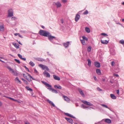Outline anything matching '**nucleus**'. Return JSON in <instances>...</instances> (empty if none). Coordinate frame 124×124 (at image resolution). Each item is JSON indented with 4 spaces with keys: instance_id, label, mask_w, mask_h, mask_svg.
Returning a JSON list of instances; mask_svg holds the SVG:
<instances>
[{
    "instance_id": "nucleus-1",
    "label": "nucleus",
    "mask_w": 124,
    "mask_h": 124,
    "mask_svg": "<svg viewBox=\"0 0 124 124\" xmlns=\"http://www.w3.org/2000/svg\"><path fill=\"white\" fill-rule=\"evenodd\" d=\"M39 33L41 35L47 37L50 41L53 44H57L56 42V41H58L57 38L54 36H52L49 32L41 30L39 31Z\"/></svg>"
},
{
    "instance_id": "nucleus-2",
    "label": "nucleus",
    "mask_w": 124,
    "mask_h": 124,
    "mask_svg": "<svg viewBox=\"0 0 124 124\" xmlns=\"http://www.w3.org/2000/svg\"><path fill=\"white\" fill-rule=\"evenodd\" d=\"M42 82L46 86V87L49 90H51L52 92L57 93H58L57 91L53 88H51V86L49 84L47 83L46 82L44 81H42Z\"/></svg>"
},
{
    "instance_id": "nucleus-3",
    "label": "nucleus",
    "mask_w": 124,
    "mask_h": 124,
    "mask_svg": "<svg viewBox=\"0 0 124 124\" xmlns=\"http://www.w3.org/2000/svg\"><path fill=\"white\" fill-rule=\"evenodd\" d=\"M29 75H30L27 73L23 74V77L30 82L31 81V80L30 78H29Z\"/></svg>"
},
{
    "instance_id": "nucleus-4",
    "label": "nucleus",
    "mask_w": 124,
    "mask_h": 124,
    "mask_svg": "<svg viewBox=\"0 0 124 124\" xmlns=\"http://www.w3.org/2000/svg\"><path fill=\"white\" fill-rule=\"evenodd\" d=\"M13 10L10 9L8 11V16L9 17H11L13 16Z\"/></svg>"
},
{
    "instance_id": "nucleus-5",
    "label": "nucleus",
    "mask_w": 124,
    "mask_h": 124,
    "mask_svg": "<svg viewBox=\"0 0 124 124\" xmlns=\"http://www.w3.org/2000/svg\"><path fill=\"white\" fill-rule=\"evenodd\" d=\"M53 4L54 5H56L57 8L60 7L62 6L61 3L59 2H53Z\"/></svg>"
},
{
    "instance_id": "nucleus-6",
    "label": "nucleus",
    "mask_w": 124,
    "mask_h": 124,
    "mask_svg": "<svg viewBox=\"0 0 124 124\" xmlns=\"http://www.w3.org/2000/svg\"><path fill=\"white\" fill-rule=\"evenodd\" d=\"M39 67L42 68L43 70L46 69V70L47 71H48L49 70V69L46 66L43 65L42 64H39Z\"/></svg>"
},
{
    "instance_id": "nucleus-7",
    "label": "nucleus",
    "mask_w": 124,
    "mask_h": 124,
    "mask_svg": "<svg viewBox=\"0 0 124 124\" xmlns=\"http://www.w3.org/2000/svg\"><path fill=\"white\" fill-rule=\"evenodd\" d=\"M82 102L83 103L86 105L90 106H92L93 105V104H92L86 101L83 100L82 101Z\"/></svg>"
},
{
    "instance_id": "nucleus-8",
    "label": "nucleus",
    "mask_w": 124,
    "mask_h": 124,
    "mask_svg": "<svg viewBox=\"0 0 124 124\" xmlns=\"http://www.w3.org/2000/svg\"><path fill=\"white\" fill-rule=\"evenodd\" d=\"M78 90L80 94L83 97H84L85 96L84 93L82 89L80 88H78Z\"/></svg>"
},
{
    "instance_id": "nucleus-9",
    "label": "nucleus",
    "mask_w": 124,
    "mask_h": 124,
    "mask_svg": "<svg viewBox=\"0 0 124 124\" xmlns=\"http://www.w3.org/2000/svg\"><path fill=\"white\" fill-rule=\"evenodd\" d=\"M103 120H104L105 122L108 124H110L111 123V120L107 118L106 119H103Z\"/></svg>"
},
{
    "instance_id": "nucleus-10",
    "label": "nucleus",
    "mask_w": 124,
    "mask_h": 124,
    "mask_svg": "<svg viewBox=\"0 0 124 124\" xmlns=\"http://www.w3.org/2000/svg\"><path fill=\"white\" fill-rule=\"evenodd\" d=\"M16 82L17 83L19 84H21V82L19 80V78L18 77L16 78L15 79Z\"/></svg>"
},
{
    "instance_id": "nucleus-11",
    "label": "nucleus",
    "mask_w": 124,
    "mask_h": 124,
    "mask_svg": "<svg viewBox=\"0 0 124 124\" xmlns=\"http://www.w3.org/2000/svg\"><path fill=\"white\" fill-rule=\"evenodd\" d=\"M62 97L64 99V100L65 101H67L68 102H70V100L69 98L67 96L63 95V96Z\"/></svg>"
},
{
    "instance_id": "nucleus-12",
    "label": "nucleus",
    "mask_w": 124,
    "mask_h": 124,
    "mask_svg": "<svg viewBox=\"0 0 124 124\" xmlns=\"http://www.w3.org/2000/svg\"><path fill=\"white\" fill-rule=\"evenodd\" d=\"M70 42H67L66 43H64L63 44V46L65 48L68 47L69 45L70 44Z\"/></svg>"
},
{
    "instance_id": "nucleus-13",
    "label": "nucleus",
    "mask_w": 124,
    "mask_h": 124,
    "mask_svg": "<svg viewBox=\"0 0 124 124\" xmlns=\"http://www.w3.org/2000/svg\"><path fill=\"white\" fill-rule=\"evenodd\" d=\"M47 101L51 105L54 107H55L56 108H57V107L55 106V105L54 104L53 102L49 100H47Z\"/></svg>"
},
{
    "instance_id": "nucleus-14",
    "label": "nucleus",
    "mask_w": 124,
    "mask_h": 124,
    "mask_svg": "<svg viewBox=\"0 0 124 124\" xmlns=\"http://www.w3.org/2000/svg\"><path fill=\"white\" fill-rule=\"evenodd\" d=\"M13 44L15 46V47L17 49L19 48V45L17 43H13Z\"/></svg>"
},
{
    "instance_id": "nucleus-15",
    "label": "nucleus",
    "mask_w": 124,
    "mask_h": 124,
    "mask_svg": "<svg viewBox=\"0 0 124 124\" xmlns=\"http://www.w3.org/2000/svg\"><path fill=\"white\" fill-rule=\"evenodd\" d=\"M95 66L97 68L100 67V63L97 62H95L94 63Z\"/></svg>"
},
{
    "instance_id": "nucleus-16",
    "label": "nucleus",
    "mask_w": 124,
    "mask_h": 124,
    "mask_svg": "<svg viewBox=\"0 0 124 124\" xmlns=\"http://www.w3.org/2000/svg\"><path fill=\"white\" fill-rule=\"evenodd\" d=\"M65 119L69 122L71 123H72L73 121L71 118L66 117Z\"/></svg>"
},
{
    "instance_id": "nucleus-17",
    "label": "nucleus",
    "mask_w": 124,
    "mask_h": 124,
    "mask_svg": "<svg viewBox=\"0 0 124 124\" xmlns=\"http://www.w3.org/2000/svg\"><path fill=\"white\" fill-rule=\"evenodd\" d=\"M4 27L3 24L0 25V31L1 32H3L4 31Z\"/></svg>"
},
{
    "instance_id": "nucleus-18",
    "label": "nucleus",
    "mask_w": 124,
    "mask_h": 124,
    "mask_svg": "<svg viewBox=\"0 0 124 124\" xmlns=\"http://www.w3.org/2000/svg\"><path fill=\"white\" fill-rule=\"evenodd\" d=\"M53 77L54 79L55 80H60V77L58 76L55 75H53Z\"/></svg>"
},
{
    "instance_id": "nucleus-19",
    "label": "nucleus",
    "mask_w": 124,
    "mask_h": 124,
    "mask_svg": "<svg viewBox=\"0 0 124 124\" xmlns=\"http://www.w3.org/2000/svg\"><path fill=\"white\" fill-rule=\"evenodd\" d=\"M44 74L45 75H46V77H50V75L49 74L48 72L45 71L44 72Z\"/></svg>"
},
{
    "instance_id": "nucleus-20",
    "label": "nucleus",
    "mask_w": 124,
    "mask_h": 124,
    "mask_svg": "<svg viewBox=\"0 0 124 124\" xmlns=\"http://www.w3.org/2000/svg\"><path fill=\"white\" fill-rule=\"evenodd\" d=\"M101 43L104 44H107L108 43V41L106 40H101Z\"/></svg>"
},
{
    "instance_id": "nucleus-21",
    "label": "nucleus",
    "mask_w": 124,
    "mask_h": 124,
    "mask_svg": "<svg viewBox=\"0 0 124 124\" xmlns=\"http://www.w3.org/2000/svg\"><path fill=\"white\" fill-rule=\"evenodd\" d=\"M110 96L111 98L113 99H116V97L115 96V95L112 94H110Z\"/></svg>"
},
{
    "instance_id": "nucleus-22",
    "label": "nucleus",
    "mask_w": 124,
    "mask_h": 124,
    "mask_svg": "<svg viewBox=\"0 0 124 124\" xmlns=\"http://www.w3.org/2000/svg\"><path fill=\"white\" fill-rule=\"evenodd\" d=\"M17 55L21 59L24 61H25L26 60V59L25 58H23L22 56L20 54H18Z\"/></svg>"
},
{
    "instance_id": "nucleus-23",
    "label": "nucleus",
    "mask_w": 124,
    "mask_h": 124,
    "mask_svg": "<svg viewBox=\"0 0 124 124\" xmlns=\"http://www.w3.org/2000/svg\"><path fill=\"white\" fill-rule=\"evenodd\" d=\"M5 97L15 101L17 102L18 103H20V102L19 101H18L17 100L13 98H11L10 97H7L6 96H5Z\"/></svg>"
},
{
    "instance_id": "nucleus-24",
    "label": "nucleus",
    "mask_w": 124,
    "mask_h": 124,
    "mask_svg": "<svg viewBox=\"0 0 124 124\" xmlns=\"http://www.w3.org/2000/svg\"><path fill=\"white\" fill-rule=\"evenodd\" d=\"M80 16L79 15H76L75 17V19L76 22H77L79 19Z\"/></svg>"
},
{
    "instance_id": "nucleus-25",
    "label": "nucleus",
    "mask_w": 124,
    "mask_h": 124,
    "mask_svg": "<svg viewBox=\"0 0 124 124\" xmlns=\"http://www.w3.org/2000/svg\"><path fill=\"white\" fill-rule=\"evenodd\" d=\"M54 87L56 89H61L62 88V87L60 85H54Z\"/></svg>"
},
{
    "instance_id": "nucleus-26",
    "label": "nucleus",
    "mask_w": 124,
    "mask_h": 124,
    "mask_svg": "<svg viewBox=\"0 0 124 124\" xmlns=\"http://www.w3.org/2000/svg\"><path fill=\"white\" fill-rule=\"evenodd\" d=\"M96 72L98 75H100L101 74V71L99 69H97L96 70Z\"/></svg>"
},
{
    "instance_id": "nucleus-27",
    "label": "nucleus",
    "mask_w": 124,
    "mask_h": 124,
    "mask_svg": "<svg viewBox=\"0 0 124 124\" xmlns=\"http://www.w3.org/2000/svg\"><path fill=\"white\" fill-rule=\"evenodd\" d=\"M85 30L88 33H89L90 32V30L89 28L88 27L85 28Z\"/></svg>"
},
{
    "instance_id": "nucleus-28",
    "label": "nucleus",
    "mask_w": 124,
    "mask_h": 124,
    "mask_svg": "<svg viewBox=\"0 0 124 124\" xmlns=\"http://www.w3.org/2000/svg\"><path fill=\"white\" fill-rule=\"evenodd\" d=\"M7 68L9 70V71H10L12 73L14 72V70L11 68L9 66H7Z\"/></svg>"
},
{
    "instance_id": "nucleus-29",
    "label": "nucleus",
    "mask_w": 124,
    "mask_h": 124,
    "mask_svg": "<svg viewBox=\"0 0 124 124\" xmlns=\"http://www.w3.org/2000/svg\"><path fill=\"white\" fill-rule=\"evenodd\" d=\"M87 61H88V65L89 66H90L91 64V60L89 59H88L87 60Z\"/></svg>"
},
{
    "instance_id": "nucleus-30",
    "label": "nucleus",
    "mask_w": 124,
    "mask_h": 124,
    "mask_svg": "<svg viewBox=\"0 0 124 124\" xmlns=\"http://www.w3.org/2000/svg\"><path fill=\"white\" fill-rule=\"evenodd\" d=\"M36 60L38 61H42V62L45 61V60L43 59L42 58H37L36 59Z\"/></svg>"
},
{
    "instance_id": "nucleus-31",
    "label": "nucleus",
    "mask_w": 124,
    "mask_h": 124,
    "mask_svg": "<svg viewBox=\"0 0 124 124\" xmlns=\"http://www.w3.org/2000/svg\"><path fill=\"white\" fill-rule=\"evenodd\" d=\"M29 64L31 66L33 67L35 65V64L32 61H31L29 63Z\"/></svg>"
},
{
    "instance_id": "nucleus-32",
    "label": "nucleus",
    "mask_w": 124,
    "mask_h": 124,
    "mask_svg": "<svg viewBox=\"0 0 124 124\" xmlns=\"http://www.w3.org/2000/svg\"><path fill=\"white\" fill-rule=\"evenodd\" d=\"M65 114L66 115H67L68 116H69L70 117H72L73 118H75V117H74L72 115H71L70 114H69L68 113H65Z\"/></svg>"
},
{
    "instance_id": "nucleus-33",
    "label": "nucleus",
    "mask_w": 124,
    "mask_h": 124,
    "mask_svg": "<svg viewBox=\"0 0 124 124\" xmlns=\"http://www.w3.org/2000/svg\"><path fill=\"white\" fill-rule=\"evenodd\" d=\"M26 88L29 91H33L32 89L31 88H30L28 86H26Z\"/></svg>"
},
{
    "instance_id": "nucleus-34",
    "label": "nucleus",
    "mask_w": 124,
    "mask_h": 124,
    "mask_svg": "<svg viewBox=\"0 0 124 124\" xmlns=\"http://www.w3.org/2000/svg\"><path fill=\"white\" fill-rule=\"evenodd\" d=\"M81 107L83 108H88V107L90 108L89 107L86 106L84 104H82L81 106Z\"/></svg>"
},
{
    "instance_id": "nucleus-35",
    "label": "nucleus",
    "mask_w": 124,
    "mask_h": 124,
    "mask_svg": "<svg viewBox=\"0 0 124 124\" xmlns=\"http://www.w3.org/2000/svg\"><path fill=\"white\" fill-rule=\"evenodd\" d=\"M101 105L103 107L105 108H108V109H110V108H108L106 105H105L103 104H101Z\"/></svg>"
},
{
    "instance_id": "nucleus-36",
    "label": "nucleus",
    "mask_w": 124,
    "mask_h": 124,
    "mask_svg": "<svg viewBox=\"0 0 124 124\" xmlns=\"http://www.w3.org/2000/svg\"><path fill=\"white\" fill-rule=\"evenodd\" d=\"M12 73H13V74L14 76H17V73L16 71H15L14 70V72H13Z\"/></svg>"
},
{
    "instance_id": "nucleus-37",
    "label": "nucleus",
    "mask_w": 124,
    "mask_h": 124,
    "mask_svg": "<svg viewBox=\"0 0 124 124\" xmlns=\"http://www.w3.org/2000/svg\"><path fill=\"white\" fill-rule=\"evenodd\" d=\"M92 47L91 46H89L88 47L87 49V51L88 52H90L91 51Z\"/></svg>"
},
{
    "instance_id": "nucleus-38",
    "label": "nucleus",
    "mask_w": 124,
    "mask_h": 124,
    "mask_svg": "<svg viewBox=\"0 0 124 124\" xmlns=\"http://www.w3.org/2000/svg\"><path fill=\"white\" fill-rule=\"evenodd\" d=\"M119 43L123 45H124V40H121L119 41Z\"/></svg>"
},
{
    "instance_id": "nucleus-39",
    "label": "nucleus",
    "mask_w": 124,
    "mask_h": 124,
    "mask_svg": "<svg viewBox=\"0 0 124 124\" xmlns=\"http://www.w3.org/2000/svg\"><path fill=\"white\" fill-rule=\"evenodd\" d=\"M82 38L83 39H84V40H85L86 41H87L88 40V39L87 38L85 37V36H83L82 37Z\"/></svg>"
},
{
    "instance_id": "nucleus-40",
    "label": "nucleus",
    "mask_w": 124,
    "mask_h": 124,
    "mask_svg": "<svg viewBox=\"0 0 124 124\" xmlns=\"http://www.w3.org/2000/svg\"><path fill=\"white\" fill-rule=\"evenodd\" d=\"M81 41L83 45H85V40L84 39L81 40Z\"/></svg>"
},
{
    "instance_id": "nucleus-41",
    "label": "nucleus",
    "mask_w": 124,
    "mask_h": 124,
    "mask_svg": "<svg viewBox=\"0 0 124 124\" xmlns=\"http://www.w3.org/2000/svg\"><path fill=\"white\" fill-rule=\"evenodd\" d=\"M14 60L16 61V62L20 64V61L18 59H14Z\"/></svg>"
},
{
    "instance_id": "nucleus-42",
    "label": "nucleus",
    "mask_w": 124,
    "mask_h": 124,
    "mask_svg": "<svg viewBox=\"0 0 124 124\" xmlns=\"http://www.w3.org/2000/svg\"><path fill=\"white\" fill-rule=\"evenodd\" d=\"M103 121H104V120H103L102 119L101 121L98 122V123L100 124H103L104 123L103 122Z\"/></svg>"
},
{
    "instance_id": "nucleus-43",
    "label": "nucleus",
    "mask_w": 124,
    "mask_h": 124,
    "mask_svg": "<svg viewBox=\"0 0 124 124\" xmlns=\"http://www.w3.org/2000/svg\"><path fill=\"white\" fill-rule=\"evenodd\" d=\"M0 58L3 59L4 60H6V59H5L4 58L2 57H0ZM0 61L1 62H2L3 63H4L5 62L4 61H2V60H1L0 59Z\"/></svg>"
},
{
    "instance_id": "nucleus-44",
    "label": "nucleus",
    "mask_w": 124,
    "mask_h": 124,
    "mask_svg": "<svg viewBox=\"0 0 124 124\" xmlns=\"http://www.w3.org/2000/svg\"><path fill=\"white\" fill-rule=\"evenodd\" d=\"M16 19V17H12L11 18V20H15Z\"/></svg>"
},
{
    "instance_id": "nucleus-45",
    "label": "nucleus",
    "mask_w": 124,
    "mask_h": 124,
    "mask_svg": "<svg viewBox=\"0 0 124 124\" xmlns=\"http://www.w3.org/2000/svg\"><path fill=\"white\" fill-rule=\"evenodd\" d=\"M115 64V62L114 61H112L111 63V65L112 66H114Z\"/></svg>"
},
{
    "instance_id": "nucleus-46",
    "label": "nucleus",
    "mask_w": 124,
    "mask_h": 124,
    "mask_svg": "<svg viewBox=\"0 0 124 124\" xmlns=\"http://www.w3.org/2000/svg\"><path fill=\"white\" fill-rule=\"evenodd\" d=\"M88 13V11L87 10L85 11L83 13V14H86Z\"/></svg>"
},
{
    "instance_id": "nucleus-47",
    "label": "nucleus",
    "mask_w": 124,
    "mask_h": 124,
    "mask_svg": "<svg viewBox=\"0 0 124 124\" xmlns=\"http://www.w3.org/2000/svg\"><path fill=\"white\" fill-rule=\"evenodd\" d=\"M101 35H103V36H108V35L105 33H101Z\"/></svg>"
},
{
    "instance_id": "nucleus-48",
    "label": "nucleus",
    "mask_w": 124,
    "mask_h": 124,
    "mask_svg": "<svg viewBox=\"0 0 124 124\" xmlns=\"http://www.w3.org/2000/svg\"><path fill=\"white\" fill-rule=\"evenodd\" d=\"M24 82L25 84H26L27 85H28L29 84V83L26 80H25Z\"/></svg>"
},
{
    "instance_id": "nucleus-49",
    "label": "nucleus",
    "mask_w": 124,
    "mask_h": 124,
    "mask_svg": "<svg viewBox=\"0 0 124 124\" xmlns=\"http://www.w3.org/2000/svg\"><path fill=\"white\" fill-rule=\"evenodd\" d=\"M116 93L118 95H119V90H117L116 91Z\"/></svg>"
},
{
    "instance_id": "nucleus-50",
    "label": "nucleus",
    "mask_w": 124,
    "mask_h": 124,
    "mask_svg": "<svg viewBox=\"0 0 124 124\" xmlns=\"http://www.w3.org/2000/svg\"><path fill=\"white\" fill-rule=\"evenodd\" d=\"M97 89L98 91H102V90L99 87H97Z\"/></svg>"
},
{
    "instance_id": "nucleus-51",
    "label": "nucleus",
    "mask_w": 124,
    "mask_h": 124,
    "mask_svg": "<svg viewBox=\"0 0 124 124\" xmlns=\"http://www.w3.org/2000/svg\"><path fill=\"white\" fill-rule=\"evenodd\" d=\"M113 76H115L116 77H119V76L118 74H113Z\"/></svg>"
},
{
    "instance_id": "nucleus-52",
    "label": "nucleus",
    "mask_w": 124,
    "mask_h": 124,
    "mask_svg": "<svg viewBox=\"0 0 124 124\" xmlns=\"http://www.w3.org/2000/svg\"><path fill=\"white\" fill-rule=\"evenodd\" d=\"M29 78H30L31 79V78L33 80H34L35 79L34 78H33L32 77H31L30 75H29Z\"/></svg>"
},
{
    "instance_id": "nucleus-53",
    "label": "nucleus",
    "mask_w": 124,
    "mask_h": 124,
    "mask_svg": "<svg viewBox=\"0 0 124 124\" xmlns=\"http://www.w3.org/2000/svg\"><path fill=\"white\" fill-rule=\"evenodd\" d=\"M34 70L35 72L36 73H38L37 71L36 70V69H34Z\"/></svg>"
},
{
    "instance_id": "nucleus-54",
    "label": "nucleus",
    "mask_w": 124,
    "mask_h": 124,
    "mask_svg": "<svg viewBox=\"0 0 124 124\" xmlns=\"http://www.w3.org/2000/svg\"><path fill=\"white\" fill-rule=\"evenodd\" d=\"M116 24H119L120 25H121V24L119 23L118 22H117V21L116 22Z\"/></svg>"
},
{
    "instance_id": "nucleus-55",
    "label": "nucleus",
    "mask_w": 124,
    "mask_h": 124,
    "mask_svg": "<svg viewBox=\"0 0 124 124\" xmlns=\"http://www.w3.org/2000/svg\"><path fill=\"white\" fill-rule=\"evenodd\" d=\"M67 1V0H62V2L63 3H65Z\"/></svg>"
},
{
    "instance_id": "nucleus-56",
    "label": "nucleus",
    "mask_w": 124,
    "mask_h": 124,
    "mask_svg": "<svg viewBox=\"0 0 124 124\" xmlns=\"http://www.w3.org/2000/svg\"><path fill=\"white\" fill-rule=\"evenodd\" d=\"M18 35L19 37H20L21 38H23L22 36L19 33V34H18Z\"/></svg>"
},
{
    "instance_id": "nucleus-57",
    "label": "nucleus",
    "mask_w": 124,
    "mask_h": 124,
    "mask_svg": "<svg viewBox=\"0 0 124 124\" xmlns=\"http://www.w3.org/2000/svg\"><path fill=\"white\" fill-rule=\"evenodd\" d=\"M19 34V33H16L14 34V35L15 36H17V35H18Z\"/></svg>"
},
{
    "instance_id": "nucleus-58",
    "label": "nucleus",
    "mask_w": 124,
    "mask_h": 124,
    "mask_svg": "<svg viewBox=\"0 0 124 124\" xmlns=\"http://www.w3.org/2000/svg\"><path fill=\"white\" fill-rule=\"evenodd\" d=\"M25 124H30L28 122H25Z\"/></svg>"
},
{
    "instance_id": "nucleus-59",
    "label": "nucleus",
    "mask_w": 124,
    "mask_h": 124,
    "mask_svg": "<svg viewBox=\"0 0 124 124\" xmlns=\"http://www.w3.org/2000/svg\"><path fill=\"white\" fill-rule=\"evenodd\" d=\"M94 79L95 80H97V78H96V77H94Z\"/></svg>"
},
{
    "instance_id": "nucleus-60",
    "label": "nucleus",
    "mask_w": 124,
    "mask_h": 124,
    "mask_svg": "<svg viewBox=\"0 0 124 124\" xmlns=\"http://www.w3.org/2000/svg\"><path fill=\"white\" fill-rule=\"evenodd\" d=\"M47 53L48 54V55H51L50 54H49V52H47Z\"/></svg>"
},
{
    "instance_id": "nucleus-61",
    "label": "nucleus",
    "mask_w": 124,
    "mask_h": 124,
    "mask_svg": "<svg viewBox=\"0 0 124 124\" xmlns=\"http://www.w3.org/2000/svg\"><path fill=\"white\" fill-rule=\"evenodd\" d=\"M41 27L42 28H43V29H44L45 28V27H44L43 26H41Z\"/></svg>"
},
{
    "instance_id": "nucleus-62",
    "label": "nucleus",
    "mask_w": 124,
    "mask_h": 124,
    "mask_svg": "<svg viewBox=\"0 0 124 124\" xmlns=\"http://www.w3.org/2000/svg\"><path fill=\"white\" fill-rule=\"evenodd\" d=\"M22 79L23 80V82L25 80L23 78H22Z\"/></svg>"
},
{
    "instance_id": "nucleus-63",
    "label": "nucleus",
    "mask_w": 124,
    "mask_h": 124,
    "mask_svg": "<svg viewBox=\"0 0 124 124\" xmlns=\"http://www.w3.org/2000/svg\"><path fill=\"white\" fill-rule=\"evenodd\" d=\"M122 22H124V19H122Z\"/></svg>"
},
{
    "instance_id": "nucleus-64",
    "label": "nucleus",
    "mask_w": 124,
    "mask_h": 124,
    "mask_svg": "<svg viewBox=\"0 0 124 124\" xmlns=\"http://www.w3.org/2000/svg\"><path fill=\"white\" fill-rule=\"evenodd\" d=\"M122 4L124 5V2L122 3Z\"/></svg>"
}]
</instances>
